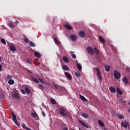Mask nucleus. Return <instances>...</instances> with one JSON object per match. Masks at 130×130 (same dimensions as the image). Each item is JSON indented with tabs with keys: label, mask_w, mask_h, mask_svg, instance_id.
Returning <instances> with one entry per match:
<instances>
[{
	"label": "nucleus",
	"mask_w": 130,
	"mask_h": 130,
	"mask_svg": "<svg viewBox=\"0 0 130 130\" xmlns=\"http://www.w3.org/2000/svg\"><path fill=\"white\" fill-rule=\"evenodd\" d=\"M59 112L63 117H70L71 115L69 111L66 109L60 108Z\"/></svg>",
	"instance_id": "nucleus-1"
},
{
	"label": "nucleus",
	"mask_w": 130,
	"mask_h": 130,
	"mask_svg": "<svg viewBox=\"0 0 130 130\" xmlns=\"http://www.w3.org/2000/svg\"><path fill=\"white\" fill-rule=\"evenodd\" d=\"M12 120L15 123L16 125L19 126V122L17 121V117H16V115L14 113H12Z\"/></svg>",
	"instance_id": "nucleus-2"
},
{
	"label": "nucleus",
	"mask_w": 130,
	"mask_h": 130,
	"mask_svg": "<svg viewBox=\"0 0 130 130\" xmlns=\"http://www.w3.org/2000/svg\"><path fill=\"white\" fill-rule=\"evenodd\" d=\"M94 70H95L97 72V76L98 77L99 79L100 80V81H101L102 80V76H101V73H100V70L97 67L94 68Z\"/></svg>",
	"instance_id": "nucleus-3"
},
{
	"label": "nucleus",
	"mask_w": 130,
	"mask_h": 130,
	"mask_svg": "<svg viewBox=\"0 0 130 130\" xmlns=\"http://www.w3.org/2000/svg\"><path fill=\"white\" fill-rule=\"evenodd\" d=\"M87 51L90 55H94V50H93L92 47H88L87 48Z\"/></svg>",
	"instance_id": "nucleus-4"
},
{
	"label": "nucleus",
	"mask_w": 130,
	"mask_h": 130,
	"mask_svg": "<svg viewBox=\"0 0 130 130\" xmlns=\"http://www.w3.org/2000/svg\"><path fill=\"white\" fill-rule=\"evenodd\" d=\"M53 87L57 90H59V91H60V92H62V91H63V90H65V89L63 88V87H62V86H58L56 84H53Z\"/></svg>",
	"instance_id": "nucleus-5"
},
{
	"label": "nucleus",
	"mask_w": 130,
	"mask_h": 130,
	"mask_svg": "<svg viewBox=\"0 0 130 130\" xmlns=\"http://www.w3.org/2000/svg\"><path fill=\"white\" fill-rule=\"evenodd\" d=\"M114 77L115 79H120L121 77L120 73L116 70L114 71Z\"/></svg>",
	"instance_id": "nucleus-6"
},
{
	"label": "nucleus",
	"mask_w": 130,
	"mask_h": 130,
	"mask_svg": "<svg viewBox=\"0 0 130 130\" xmlns=\"http://www.w3.org/2000/svg\"><path fill=\"white\" fill-rule=\"evenodd\" d=\"M11 97L13 99H20V96H19V94L16 92H14V93H13L11 95Z\"/></svg>",
	"instance_id": "nucleus-7"
},
{
	"label": "nucleus",
	"mask_w": 130,
	"mask_h": 130,
	"mask_svg": "<svg viewBox=\"0 0 130 130\" xmlns=\"http://www.w3.org/2000/svg\"><path fill=\"white\" fill-rule=\"evenodd\" d=\"M121 124V126H124L125 129H126V128L128 126V125H129L128 123L126 122V120H125L124 123L123 122H122Z\"/></svg>",
	"instance_id": "nucleus-8"
},
{
	"label": "nucleus",
	"mask_w": 130,
	"mask_h": 130,
	"mask_svg": "<svg viewBox=\"0 0 130 130\" xmlns=\"http://www.w3.org/2000/svg\"><path fill=\"white\" fill-rule=\"evenodd\" d=\"M64 75L69 80H71L72 79V75L71 74H69V73L64 72Z\"/></svg>",
	"instance_id": "nucleus-9"
},
{
	"label": "nucleus",
	"mask_w": 130,
	"mask_h": 130,
	"mask_svg": "<svg viewBox=\"0 0 130 130\" xmlns=\"http://www.w3.org/2000/svg\"><path fill=\"white\" fill-rule=\"evenodd\" d=\"M79 123H80V124H82V125H83V126H84V127H86V128H89V126H88V125L85 124V123L83 121H82L81 120H79Z\"/></svg>",
	"instance_id": "nucleus-10"
},
{
	"label": "nucleus",
	"mask_w": 130,
	"mask_h": 130,
	"mask_svg": "<svg viewBox=\"0 0 130 130\" xmlns=\"http://www.w3.org/2000/svg\"><path fill=\"white\" fill-rule=\"evenodd\" d=\"M116 116L117 117H118L119 119H123V118H124V116L121 114L117 113L116 114Z\"/></svg>",
	"instance_id": "nucleus-11"
},
{
	"label": "nucleus",
	"mask_w": 130,
	"mask_h": 130,
	"mask_svg": "<svg viewBox=\"0 0 130 130\" xmlns=\"http://www.w3.org/2000/svg\"><path fill=\"white\" fill-rule=\"evenodd\" d=\"M77 68L78 71H79V72H81V71H82V65L79 63V62H78V61H77Z\"/></svg>",
	"instance_id": "nucleus-12"
},
{
	"label": "nucleus",
	"mask_w": 130,
	"mask_h": 130,
	"mask_svg": "<svg viewBox=\"0 0 130 130\" xmlns=\"http://www.w3.org/2000/svg\"><path fill=\"white\" fill-rule=\"evenodd\" d=\"M30 81H32V82H35V83H39V81H38V80L36 78H35L33 77H31L30 79Z\"/></svg>",
	"instance_id": "nucleus-13"
},
{
	"label": "nucleus",
	"mask_w": 130,
	"mask_h": 130,
	"mask_svg": "<svg viewBox=\"0 0 130 130\" xmlns=\"http://www.w3.org/2000/svg\"><path fill=\"white\" fill-rule=\"evenodd\" d=\"M79 35L82 38H84V37H85V32L83 31H80L79 32Z\"/></svg>",
	"instance_id": "nucleus-14"
},
{
	"label": "nucleus",
	"mask_w": 130,
	"mask_h": 130,
	"mask_svg": "<svg viewBox=\"0 0 130 130\" xmlns=\"http://www.w3.org/2000/svg\"><path fill=\"white\" fill-rule=\"evenodd\" d=\"M62 59L64 62H66V63H69V62H70L69 58H68L67 56H63Z\"/></svg>",
	"instance_id": "nucleus-15"
},
{
	"label": "nucleus",
	"mask_w": 130,
	"mask_h": 130,
	"mask_svg": "<svg viewBox=\"0 0 130 130\" xmlns=\"http://www.w3.org/2000/svg\"><path fill=\"white\" fill-rule=\"evenodd\" d=\"M109 90L110 92H111V93H115V92H116V90L115 89V88L112 86L109 88Z\"/></svg>",
	"instance_id": "nucleus-16"
},
{
	"label": "nucleus",
	"mask_w": 130,
	"mask_h": 130,
	"mask_svg": "<svg viewBox=\"0 0 130 130\" xmlns=\"http://www.w3.org/2000/svg\"><path fill=\"white\" fill-rule=\"evenodd\" d=\"M123 82L125 85H126V84H128V80H127V78L126 77H124L123 78Z\"/></svg>",
	"instance_id": "nucleus-17"
},
{
	"label": "nucleus",
	"mask_w": 130,
	"mask_h": 130,
	"mask_svg": "<svg viewBox=\"0 0 130 130\" xmlns=\"http://www.w3.org/2000/svg\"><path fill=\"white\" fill-rule=\"evenodd\" d=\"M70 38L73 40V41H76L77 40V38H76V36L72 35L70 36Z\"/></svg>",
	"instance_id": "nucleus-18"
},
{
	"label": "nucleus",
	"mask_w": 130,
	"mask_h": 130,
	"mask_svg": "<svg viewBox=\"0 0 130 130\" xmlns=\"http://www.w3.org/2000/svg\"><path fill=\"white\" fill-rule=\"evenodd\" d=\"M99 39L100 41V42H101L102 43H104L105 42V40H104V39L103 38V37L100 36L99 37Z\"/></svg>",
	"instance_id": "nucleus-19"
},
{
	"label": "nucleus",
	"mask_w": 130,
	"mask_h": 130,
	"mask_svg": "<svg viewBox=\"0 0 130 130\" xmlns=\"http://www.w3.org/2000/svg\"><path fill=\"white\" fill-rule=\"evenodd\" d=\"M105 69L106 72H109V70H110V66L108 65L105 66Z\"/></svg>",
	"instance_id": "nucleus-20"
},
{
	"label": "nucleus",
	"mask_w": 130,
	"mask_h": 130,
	"mask_svg": "<svg viewBox=\"0 0 130 130\" xmlns=\"http://www.w3.org/2000/svg\"><path fill=\"white\" fill-rule=\"evenodd\" d=\"M36 57H38V58H40L41 57V55L38 52H35L34 54Z\"/></svg>",
	"instance_id": "nucleus-21"
},
{
	"label": "nucleus",
	"mask_w": 130,
	"mask_h": 130,
	"mask_svg": "<svg viewBox=\"0 0 130 130\" xmlns=\"http://www.w3.org/2000/svg\"><path fill=\"white\" fill-rule=\"evenodd\" d=\"M10 49L11 51H16V47H15V46H10Z\"/></svg>",
	"instance_id": "nucleus-22"
},
{
	"label": "nucleus",
	"mask_w": 130,
	"mask_h": 130,
	"mask_svg": "<svg viewBox=\"0 0 130 130\" xmlns=\"http://www.w3.org/2000/svg\"><path fill=\"white\" fill-rule=\"evenodd\" d=\"M62 69L63 70H64V71H69L70 70V69H69L68 66H67L66 65H63V66H62Z\"/></svg>",
	"instance_id": "nucleus-23"
},
{
	"label": "nucleus",
	"mask_w": 130,
	"mask_h": 130,
	"mask_svg": "<svg viewBox=\"0 0 130 130\" xmlns=\"http://www.w3.org/2000/svg\"><path fill=\"white\" fill-rule=\"evenodd\" d=\"M8 83L9 85H14V84H15V81H14V80L10 79L8 81Z\"/></svg>",
	"instance_id": "nucleus-24"
},
{
	"label": "nucleus",
	"mask_w": 130,
	"mask_h": 130,
	"mask_svg": "<svg viewBox=\"0 0 130 130\" xmlns=\"http://www.w3.org/2000/svg\"><path fill=\"white\" fill-rule=\"evenodd\" d=\"M82 116L84 117V118H88V117H89V115L87 113H83L82 114Z\"/></svg>",
	"instance_id": "nucleus-25"
},
{
	"label": "nucleus",
	"mask_w": 130,
	"mask_h": 130,
	"mask_svg": "<svg viewBox=\"0 0 130 130\" xmlns=\"http://www.w3.org/2000/svg\"><path fill=\"white\" fill-rule=\"evenodd\" d=\"M22 126L23 128H24V129L31 130V129H30V128H28V127H27V126H26V124H22Z\"/></svg>",
	"instance_id": "nucleus-26"
},
{
	"label": "nucleus",
	"mask_w": 130,
	"mask_h": 130,
	"mask_svg": "<svg viewBox=\"0 0 130 130\" xmlns=\"http://www.w3.org/2000/svg\"><path fill=\"white\" fill-rule=\"evenodd\" d=\"M54 41L55 44H60V42L58 41V40L56 38H54Z\"/></svg>",
	"instance_id": "nucleus-27"
},
{
	"label": "nucleus",
	"mask_w": 130,
	"mask_h": 130,
	"mask_svg": "<svg viewBox=\"0 0 130 130\" xmlns=\"http://www.w3.org/2000/svg\"><path fill=\"white\" fill-rule=\"evenodd\" d=\"M64 26L66 29H68V30H72V26H70L69 25L66 24Z\"/></svg>",
	"instance_id": "nucleus-28"
},
{
	"label": "nucleus",
	"mask_w": 130,
	"mask_h": 130,
	"mask_svg": "<svg viewBox=\"0 0 130 130\" xmlns=\"http://www.w3.org/2000/svg\"><path fill=\"white\" fill-rule=\"evenodd\" d=\"M80 99H81V100H82V101H84L85 102H86L87 101L86 99H85L84 96L80 95Z\"/></svg>",
	"instance_id": "nucleus-29"
},
{
	"label": "nucleus",
	"mask_w": 130,
	"mask_h": 130,
	"mask_svg": "<svg viewBox=\"0 0 130 130\" xmlns=\"http://www.w3.org/2000/svg\"><path fill=\"white\" fill-rule=\"evenodd\" d=\"M117 92L118 94H119V95L122 94V92H121V90L119 88H117Z\"/></svg>",
	"instance_id": "nucleus-30"
},
{
	"label": "nucleus",
	"mask_w": 130,
	"mask_h": 130,
	"mask_svg": "<svg viewBox=\"0 0 130 130\" xmlns=\"http://www.w3.org/2000/svg\"><path fill=\"white\" fill-rule=\"evenodd\" d=\"M26 61H27V62H28V63H30V64H32V59L27 58Z\"/></svg>",
	"instance_id": "nucleus-31"
},
{
	"label": "nucleus",
	"mask_w": 130,
	"mask_h": 130,
	"mask_svg": "<svg viewBox=\"0 0 130 130\" xmlns=\"http://www.w3.org/2000/svg\"><path fill=\"white\" fill-rule=\"evenodd\" d=\"M93 50H94L96 55H98L99 54V51L97 48H94Z\"/></svg>",
	"instance_id": "nucleus-32"
},
{
	"label": "nucleus",
	"mask_w": 130,
	"mask_h": 130,
	"mask_svg": "<svg viewBox=\"0 0 130 130\" xmlns=\"http://www.w3.org/2000/svg\"><path fill=\"white\" fill-rule=\"evenodd\" d=\"M50 101H51L52 104H53V105H55V104H56V102L55 101L54 99H50Z\"/></svg>",
	"instance_id": "nucleus-33"
},
{
	"label": "nucleus",
	"mask_w": 130,
	"mask_h": 130,
	"mask_svg": "<svg viewBox=\"0 0 130 130\" xmlns=\"http://www.w3.org/2000/svg\"><path fill=\"white\" fill-rule=\"evenodd\" d=\"M25 91L27 94H30V89L28 87L25 88Z\"/></svg>",
	"instance_id": "nucleus-34"
},
{
	"label": "nucleus",
	"mask_w": 130,
	"mask_h": 130,
	"mask_svg": "<svg viewBox=\"0 0 130 130\" xmlns=\"http://www.w3.org/2000/svg\"><path fill=\"white\" fill-rule=\"evenodd\" d=\"M98 123H99V124H100V125L101 126H102V127L104 126V124L103 123V122H102L101 120H99L98 121Z\"/></svg>",
	"instance_id": "nucleus-35"
},
{
	"label": "nucleus",
	"mask_w": 130,
	"mask_h": 130,
	"mask_svg": "<svg viewBox=\"0 0 130 130\" xmlns=\"http://www.w3.org/2000/svg\"><path fill=\"white\" fill-rule=\"evenodd\" d=\"M29 46H31L32 47H35V44L32 42H29Z\"/></svg>",
	"instance_id": "nucleus-36"
},
{
	"label": "nucleus",
	"mask_w": 130,
	"mask_h": 130,
	"mask_svg": "<svg viewBox=\"0 0 130 130\" xmlns=\"http://www.w3.org/2000/svg\"><path fill=\"white\" fill-rule=\"evenodd\" d=\"M32 117H37L38 115L36 114V113H31Z\"/></svg>",
	"instance_id": "nucleus-37"
},
{
	"label": "nucleus",
	"mask_w": 130,
	"mask_h": 130,
	"mask_svg": "<svg viewBox=\"0 0 130 130\" xmlns=\"http://www.w3.org/2000/svg\"><path fill=\"white\" fill-rule=\"evenodd\" d=\"M75 76H76V77H77V78H79V77H81V74H80V73H79V72H76V73H75Z\"/></svg>",
	"instance_id": "nucleus-38"
},
{
	"label": "nucleus",
	"mask_w": 130,
	"mask_h": 130,
	"mask_svg": "<svg viewBox=\"0 0 130 130\" xmlns=\"http://www.w3.org/2000/svg\"><path fill=\"white\" fill-rule=\"evenodd\" d=\"M6 80H12V76L7 75V77H6Z\"/></svg>",
	"instance_id": "nucleus-39"
},
{
	"label": "nucleus",
	"mask_w": 130,
	"mask_h": 130,
	"mask_svg": "<svg viewBox=\"0 0 130 130\" xmlns=\"http://www.w3.org/2000/svg\"><path fill=\"white\" fill-rule=\"evenodd\" d=\"M38 79L39 81H40V82H41V83H42L43 84H44V81H43V79L40 78L39 77H38Z\"/></svg>",
	"instance_id": "nucleus-40"
},
{
	"label": "nucleus",
	"mask_w": 130,
	"mask_h": 130,
	"mask_svg": "<svg viewBox=\"0 0 130 130\" xmlns=\"http://www.w3.org/2000/svg\"><path fill=\"white\" fill-rule=\"evenodd\" d=\"M24 42H25V43H28V42H29V39H28V38H24Z\"/></svg>",
	"instance_id": "nucleus-41"
},
{
	"label": "nucleus",
	"mask_w": 130,
	"mask_h": 130,
	"mask_svg": "<svg viewBox=\"0 0 130 130\" xmlns=\"http://www.w3.org/2000/svg\"><path fill=\"white\" fill-rule=\"evenodd\" d=\"M1 42L3 43V44H7V43H6V41L4 39H1Z\"/></svg>",
	"instance_id": "nucleus-42"
},
{
	"label": "nucleus",
	"mask_w": 130,
	"mask_h": 130,
	"mask_svg": "<svg viewBox=\"0 0 130 130\" xmlns=\"http://www.w3.org/2000/svg\"><path fill=\"white\" fill-rule=\"evenodd\" d=\"M126 73H130V68L128 67L126 68L125 69Z\"/></svg>",
	"instance_id": "nucleus-43"
},
{
	"label": "nucleus",
	"mask_w": 130,
	"mask_h": 130,
	"mask_svg": "<svg viewBox=\"0 0 130 130\" xmlns=\"http://www.w3.org/2000/svg\"><path fill=\"white\" fill-rule=\"evenodd\" d=\"M39 87L40 88V89H41V90H43V85H42V84H39Z\"/></svg>",
	"instance_id": "nucleus-44"
},
{
	"label": "nucleus",
	"mask_w": 130,
	"mask_h": 130,
	"mask_svg": "<svg viewBox=\"0 0 130 130\" xmlns=\"http://www.w3.org/2000/svg\"><path fill=\"white\" fill-rule=\"evenodd\" d=\"M9 27H10V28H13V27H14V24L12 23H10V24H9Z\"/></svg>",
	"instance_id": "nucleus-45"
},
{
	"label": "nucleus",
	"mask_w": 130,
	"mask_h": 130,
	"mask_svg": "<svg viewBox=\"0 0 130 130\" xmlns=\"http://www.w3.org/2000/svg\"><path fill=\"white\" fill-rule=\"evenodd\" d=\"M119 102H120V103H124V102H123V100H122V99H120L119 100Z\"/></svg>",
	"instance_id": "nucleus-46"
},
{
	"label": "nucleus",
	"mask_w": 130,
	"mask_h": 130,
	"mask_svg": "<svg viewBox=\"0 0 130 130\" xmlns=\"http://www.w3.org/2000/svg\"><path fill=\"white\" fill-rule=\"evenodd\" d=\"M21 92L22 93V94H26V92L25 90H24V89H21Z\"/></svg>",
	"instance_id": "nucleus-47"
},
{
	"label": "nucleus",
	"mask_w": 130,
	"mask_h": 130,
	"mask_svg": "<svg viewBox=\"0 0 130 130\" xmlns=\"http://www.w3.org/2000/svg\"><path fill=\"white\" fill-rule=\"evenodd\" d=\"M72 57L74 59H76L77 57L76 56L75 54H72Z\"/></svg>",
	"instance_id": "nucleus-48"
},
{
	"label": "nucleus",
	"mask_w": 130,
	"mask_h": 130,
	"mask_svg": "<svg viewBox=\"0 0 130 130\" xmlns=\"http://www.w3.org/2000/svg\"><path fill=\"white\" fill-rule=\"evenodd\" d=\"M15 23H16V24H19V21H18V20H16Z\"/></svg>",
	"instance_id": "nucleus-49"
},
{
	"label": "nucleus",
	"mask_w": 130,
	"mask_h": 130,
	"mask_svg": "<svg viewBox=\"0 0 130 130\" xmlns=\"http://www.w3.org/2000/svg\"><path fill=\"white\" fill-rule=\"evenodd\" d=\"M2 69H3V66L0 65V71H2Z\"/></svg>",
	"instance_id": "nucleus-50"
},
{
	"label": "nucleus",
	"mask_w": 130,
	"mask_h": 130,
	"mask_svg": "<svg viewBox=\"0 0 130 130\" xmlns=\"http://www.w3.org/2000/svg\"><path fill=\"white\" fill-rule=\"evenodd\" d=\"M42 115H43L44 116H45V113H44V112H42Z\"/></svg>",
	"instance_id": "nucleus-51"
},
{
	"label": "nucleus",
	"mask_w": 130,
	"mask_h": 130,
	"mask_svg": "<svg viewBox=\"0 0 130 130\" xmlns=\"http://www.w3.org/2000/svg\"><path fill=\"white\" fill-rule=\"evenodd\" d=\"M28 73H30V74H32V72L30 71V70H27Z\"/></svg>",
	"instance_id": "nucleus-52"
},
{
	"label": "nucleus",
	"mask_w": 130,
	"mask_h": 130,
	"mask_svg": "<svg viewBox=\"0 0 130 130\" xmlns=\"http://www.w3.org/2000/svg\"><path fill=\"white\" fill-rule=\"evenodd\" d=\"M63 130H68V128L67 127H64Z\"/></svg>",
	"instance_id": "nucleus-53"
},
{
	"label": "nucleus",
	"mask_w": 130,
	"mask_h": 130,
	"mask_svg": "<svg viewBox=\"0 0 130 130\" xmlns=\"http://www.w3.org/2000/svg\"><path fill=\"white\" fill-rule=\"evenodd\" d=\"M128 104H129V105H130V101L128 102Z\"/></svg>",
	"instance_id": "nucleus-54"
},
{
	"label": "nucleus",
	"mask_w": 130,
	"mask_h": 130,
	"mask_svg": "<svg viewBox=\"0 0 130 130\" xmlns=\"http://www.w3.org/2000/svg\"><path fill=\"white\" fill-rule=\"evenodd\" d=\"M0 61H2V59L0 58Z\"/></svg>",
	"instance_id": "nucleus-55"
},
{
	"label": "nucleus",
	"mask_w": 130,
	"mask_h": 130,
	"mask_svg": "<svg viewBox=\"0 0 130 130\" xmlns=\"http://www.w3.org/2000/svg\"><path fill=\"white\" fill-rule=\"evenodd\" d=\"M36 66H38V64H36Z\"/></svg>",
	"instance_id": "nucleus-56"
},
{
	"label": "nucleus",
	"mask_w": 130,
	"mask_h": 130,
	"mask_svg": "<svg viewBox=\"0 0 130 130\" xmlns=\"http://www.w3.org/2000/svg\"><path fill=\"white\" fill-rule=\"evenodd\" d=\"M104 130H107V129H104Z\"/></svg>",
	"instance_id": "nucleus-57"
},
{
	"label": "nucleus",
	"mask_w": 130,
	"mask_h": 130,
	"mask_svg": "<svg viewBox=\"0 0 130 130\" xmlns=\"http://www.w3.org/2000/svg\"><path fill=\"white\" fill-rule=\"evenodd\" d=\"M71 53H73V52H71Z\"/></svg>",
	"instance_id": "nucleus-58"
}]
</instances>
